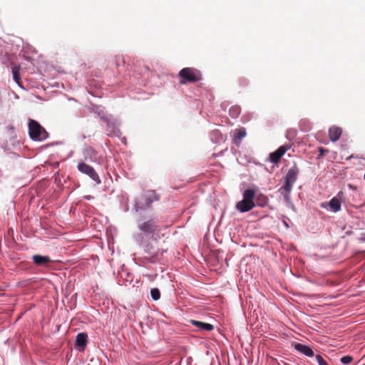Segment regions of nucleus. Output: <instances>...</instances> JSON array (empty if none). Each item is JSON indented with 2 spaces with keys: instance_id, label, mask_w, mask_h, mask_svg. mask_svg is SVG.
Segmentation results:
<instances>
[{
  "instance_id": "nucleus-16",
  "label": "nucleus",
  "mask_w": 365,
  "mask_h": 365,
  "mask_svg": "<svg viewBox=\"0 0 365 365\" xmlns=\"http://www.w3.org/2000/svg\"><path fill=\"white\" fill-rule=\"evenodd\" d=\"M257 203L259 206L263 207L267 203V198L262 194H259L257 197Z\"/></svg>"
},
{
  "instance_id": "nucleus-7",
  "label": "nucleus",
  "mask_w": 365,
  "mask_h": 365,
  "mask_svg": "<svg viewBox=\"0 0 365 365\" xmlns=\"http://www.w3.org/2000/svg\"><path fill=\"white\" fill-rule=\"evenodd\" d=\"M139 229L145 233H155L159 231L158 226L153 220H148L140 224Z\"/></svg>"
},
{
  "instance_id": "nucleus-15",
  "label": "nucleus",
  "mask_w": 365,
  "mask_h": 365,
  "mask_svg": "<svg viewBox=\"0 0 365 365\" xmlns=\"http://www.w3.org/2000/svg\"><path fill=\"white\" fill-rule=\"evenodd\" d=\"M11 69H12L13 78H14V81L17 84H19L20 86H21V78H20V75H19L20 67L19 66L14 65L12 66Z\"/></svg>"
},
{
  "instance_id": "nucleus-23",
  "label": "nucleus",
  "mask_w": 365,
  "mask_h": 365,
  "mask_svg": "<svg viewBox=\"0 0 365 365\" xmlns=\"http://www.w3.org/2000/svg\"><path fill=\"white\" fill-rule=\"evenodd\" d=\"M282 191H283V192H282V193H283V195H284V200H285L286 201H289V199H290V197H289V192H286V191H284V190H282Z\"/></svg>"
},
{
  "instance_id": "nucleus-2",
  "label": "nucleus",
  "mask_w": 365,
  "mask_h": 365,
  "mask_svg": "<svg viewBox=\"0 0 365 365\" xmlns=\"http://www.w3.org/2000/svg\"><path fill=\"white\" fill-rule=\"evenodd\" d=\"M255 190L253 189H247L242 194V200L236 205V209L240 212H246L255 207Z\"/></svg>"
},
{
  "instance_id": "nucleus-13",
  "label": "nucleus",
  "mask_w": 365,
  "mask_h": 365,
  "mask_svg": "<svg viewBox=\"0 0 365 365\" xmlns=\"http://www.w3.org/2000/svg\"><path fill=\"white\" fill-rule=\"evenodd\" d=\"M341 134V130L340 128L338 127H331L329 131V138L331 141H336L339 140Z\"/></svg>"
},
{
  "instance_id": "nucleus-4",
  "label": "nucleus",
  "mask_w": 365,
  "mask_h": 365,
  "mask_svg": "<svg viewBox=\"0 0 365 365\" xmlns=\"http://www.w3.org/2000/svg\"><path fill=\"white\" fill-rule=\"evenodd\" d=\"M298 175V170L296 168H290L286 176H285V183L284 185L279 189V190H284L286 192H291L293 185L297 180Z\"/></svg>"
},
{
  "instance_id": "nucleus-11",
  "label": "nucleus",
  "mask_w": 365,
  "mask_h": 365,
  "mask_svg": "<svg viewBox=\"0 0 365 365\" xmlns=\"http://www.w3.org/2000/svg\"><path fill=\"white\" fill-rule=\"evenodd\" d=\"M32 259L34 262L38 266H46L51 262L50 258L47 256L34 255Z\"/></svg>"
},
{
  "instance_id": "nucleus-3",
  "label": "nucleus",
  "mask_w": 365,
  "mask_h": 365,
  "mask_svg": "<svg viewBox=\"0 0 365 365\" xmlns=\"http://www.w3.org/2000/svg\"><path fill=\"white\" fill-rule=\"evenodd\" d=\"M29 135L34 140L41 141L47 138V132L41 125L34 120H30L29 123Z\"/></svg>"
},
{
  "instance_id": "nucleus-8",
  "label": "nucleus",
  "mask_w": 365,
  "mask_h": 365,
  "mask_svg": "<svg viewBox=\"0 0 365 365\" xmlns=\"http://www.w3.org/2000/svg\"><path fill=\"white\" fill-rule=\"evenodd\" d=\"M289 148V147L287 145H283L279 147L276 151L270 153V161L272 163H277Z\"/></svg>"
},
{
  "instance_id": "nucleus-9",
  "label": "nucleus",
  "mask_w": 365,
  "mask_h": 365,
  "mask_svg": "<svg viewBox=\"0 0 365 365\" xmlns=\"http://www.w3.org/2000/svg\"><path fill=\"white\" fill-rule=\"evenodd\" d=\"M88 336L86 333H80L76 336V346L79 351H83L87 344Z\"/></svg>"
},
{
  "instance_id": "nucleus-22",
  "label": "nucleus",
  "mask_w": 365,
  "mask_h": 365,
  "mask_svg": "<svg viewBox=\"0 0 365 365\" xmlns=\"http://www.w3.org/2000/svg\"><path fill=\"white\" fill-rule=\"evenodd\" d=\"M353 360L352 356L347 355L344 356V364H350Z\"/></svg>"
},
{
  "instance_id": "nucleus-20",
  "label": "nucleus",
  "mask_w": 365,
  "mask_h": 365,
  "mask_svg": "<svg viewBox=\"0 0 365 365\" xmlns=\"http://www.w3.org/2000/svg\"><path fill=\"white\" fill-rule=\"evenodd\" d=\"M147 196L149 197V202L148 204L152 202V198L153 197L155 200H157L158 198L155 196V193L153 191H149L147 193Z\"/></svg>"
},
{
  "instance_id": "nucleus-6",
  "label": "nucleus",
  "mask_w": 365,
  "mask_h": 365,
  "mask_svg": "<svg viewBox=\"0 0 365 365\" xmlns=\"http://www.w3.org/2000/svg\"><path fill=\"white\" fill-rule=\"evenodd\" d=\"M78 169L81 173L88 175L92 180L96 181L98 184L101 183V180L98 174L96 173V171L91 166L84 163H81L78 164Z\"/></svg>"
},
{
  "instance_id": "nucleus-19",
  "label": "nucleus",
  "mask_w": 365,
  "mask_h": 365,
  "mask_svg": "<svg viewBox=\"0 0 365 365\" xmlns=\"http://www.w3.org/2000/svg\"><path fill=\"white\" fill-rule=\"evenodd\" d=\"M144 249H145V251L146 252H148V254L150 255H155V252H154V246L153 245H151L150 246L149 245H144Z\"/></svg>"
},
{
  "instance_id": "nucleus-25",
  "label": "nucleus",
  "mask_w": 365,
  "mask_h": 365,
  "mask_svg": "<svg viewBox=\"0 0 365 365\" xmlns=\"http://www.w3.org/2000/svg\"><path fill=\"white\" fill-rule=\"evenodd\" d=\"M364 180H365V173H364Z\"/></svg>"
},
{
  "instance_id": "nucleus-17",
  "label": "nucleus",
  "mask_w": 365,
  "mask_h": 365,
  "mask_svg": "<svg viewBox=\"0 0 365 365\" xmlns=\"http://www.w3.org/2000/svg\"><path fill=\"white\" fill-rule=\"evenodd\" d=\"M240 109L238 106H233L230 110V114L232 118H236L239 115Z\"/></svg>"
},
{
  "instance_id": "nucleus-12",
  "label": "nucleus",
  "mask_w": 365,
  "mask_h": 365,
  "mask_svg": "<svg viewBox=\"0 0 365 365\" xmlns=\"http://www.w3.org/2000/svg\"><path fill=\"white\" fill-rule=\"evenodd\" d=\"M191 324L197 327L200 330L211 331L214 329L213 325L196 320H191Z\"/></svg>"
},
{
  "instance_id": "nucleus-24",
  "label": "nucleus",
  "mask_w": 365,
  "mask_h": 365,
  "mask_svg": "<svg viewBox=\"0 0 365 365\" xmlns=\"http://www.w3.org/2000/svg\"><path fill=\"white\" fill-rule=\"evenodd\" d=\"M140 237V235H139V236L137 237L136 240H137L138 242H139L141 244L140 239H139V237Z\"/></svg>"
},
{
  "instance_id": "nucleus-5",
  "label": "nucleus",
  "mask_w": 365,
  "mask_h": 365,
  "mask_svg": "<svg viewBox=\"0 0 365 365\" xmlns=\"http://www.w3.org/2000/svg\"><path fill=\"white\" fill-rule=\"evenodd\" d=\"M341 197L340 192H339L338 195L333 197L329 202L322 203L321 207L333 212H336L341 209Z\"/></svg>"
},
{
  "instance_id": "nucleus-18",
  "label": "nucleus",
  "mask_w": 365,
  "mask_h": 365,
  "mask_svg": "<svg viewBox=\"0 0 365 365\" xmlns=\"http://www.w3.org/2000/svg\"><path fill=\"white\" fill-rule=\"evenodd\" d=\"M150 294L154 300H158L160 297V291L156 288H153L150 290Z\"/></svg>"
},
{
  "instance_id": "nucleus-14",
  "label": "nucleus",
  "mask_w": 365,
  "mask_h": 365,
  "mask_svg": "<svg viewBox=\"0 0 365 365\" xmlns=\"http://www.w3.org/2000/svg\"><path fill=\"white\" fill-rule=\"evenodd\" d=\"M246 135V130L245 128L237 129L235 132L234 141L237 145L240 143L241 140Z\"/></svg>"
},
{
  "instance_id": "nucleus-10",
  "label": "nucleus",
  "mask_w": 365,
  "mask_h": 365,
  "mask_svg": "<svg viewBox=\"0 0 365 365\" xmlns=\"http://www.w3.org/2000/svg\"><path fill=\"white\" fill-rule=\"evenodd\" d=\"M294 346L296 350L307 356H312L314 355V352L312 349L304 344L296 343L294 344Z\"/></svg>"
},
{
  "instance_id": "nucleus-21",
  "label": "nucleus",
  "mask_w": 365,
  "mask_h": 365,
  "mask_svg": "<svg viewBox=\"0 0 365 365\" xmlns=\"http://www.w3.org/2000/svg\"><path fill=\"white\" fill-rule=\"evenodd\" d=\"M316 359L319 365H328L320 355H317Z\"/></svg>"
},
{
  "instance_id": "nucleus-1",
  "label": "nucleus",
  "mask_w": 365,
  "mask_h": 365,
  "mask_svg": "<svg viewBox=\"0 0 365 365\" xmlns=\"http://www.w3.org/2000/svg\"><path fill=\"white\" fill-rule=\"evenodd\" d=\"M180 84L194 83L202 80L200 71L193 67H187L181 69L178 75Z\"/></svg>"
}]
</instances>
